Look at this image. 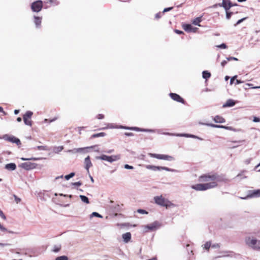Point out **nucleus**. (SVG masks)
<instances>
[{
	"instance_id": "nucleus-1",
	"label": "nucleus",
	"mask_w": 260,
	"mask_h": 260,
	"mask_svg": "<svg viewBox=\"0 0 260 260\" xmlns=\"http://www.w3.org/2000/svg\"><path fill=\"white\" fill-rule=\"evenodd\" d=\"M199 181L206 182L199 183L191 186V188L197 191H204L218 186V182H227L229 180L224 175H219L217 174H205L199 176Z\"/></svg>"
},
{
	"instance_id": "nucleus-2",
	"label": "nucleus",
	"mask_w": 260,
	"mask_h": 260,
	"mask_svg": "<svg viewBox=\"0 0 260 260\" xmlns=\"http://www.w3.org/2000/svg\"><path fill=\"white\" fill-rule=\"evenodd\" d=\"M154 200L156 204L162 207H165L166 208L175 206L174 204L171 203L168 199L163 197L161 195L155 197L154 198Z\"/></svg>"
},
{
	"instance_id": "nucleus-3",
	"label": "nucleus",
	"mask_w": 260,
	"mask_h": 260,
	"mask_svg": "<svg viewBox=\"0 0 260 260\" xmlns=\"http://www.w3.org/2000/svg\"><path fill=\"white\" fill-rule=\"evenodd\" d=\"M160 226L159 222L156 221L147 225H142L143 231L144 233L154 231Z\"/></svg>"
},
{
	"instance_id": "nucleus-4",
	"label": "nucleus",
	"mask_w": 260,
	"mask_h": 260,
	"mask_svg": "<svg viewBox=\"0 0 260 260\" xmlns=\"http://www.w3.org/2000/svg\"><path fill=\"white\" fill-rule=\"evenodd\" d=\"M43 7V2L41 0H37L31 4V9L33 12H39L41 11Z\"/></svg>"
},
{
	"instance_id": "nucleus-5",
	"label": "nucleus",
	"mask_w": 260,
	"mask_h": 260,
	"mask_svg": "<svg viewBox=\"0 0 260 260\" xmlns=\"http://www.w3.org/2000/svg\"><path fill=\"white\" fill-rule=\"evenodd\" d=\"M98 159H100L102 160H106L110 162H112L113 161H116L120 158V155H111V156H107L106 155H102L100 156L97 157Z\"/></svg>"
},
{
	"instance_id": "nucleus-6",
	"label": "nucleus",
	"mask_w": 260,
	"mask_h": 260,
	"mask_svg": "<svg viewBox=\"0 0 260 260\" xmlns=\"http://www.w3.org/2000/svg\"><path fill=\"white\" fill-rule=\"evenodd\" d=\"M148 155L151 157L159 159H164L169 161H171L174 159V157L173 156L168 155L159 154L151 153H148Z\"/></svg>"
},
{
	"instance_id": "nucleus-7",
	"label": "nucleus",
	"mask_w": 260,
	"mask_h": 260,
	"mask_svg": "<svg viewBox=\"0 0 260 260\" xmlns=\"http://www.w3.org/2000/svg\"><path fill=\"white\" fill-rule=\"evenodd\" d=\"M33 115V113L31 111H28L25 114L23 115V119L24 123L26 125L31 126L32 124V121L31 120V116Z\"/></svg>"
},
{
	"instance_id": "nucleus-8",
	"label": "nucleus",
	"mask_w": 260,
	"mask_h": 260,
	"mask_svg": "<svg viewBox=\"0 0 260 260\" xmlns=\"http://www.w3.org/2000/svg\"><path fill=\"white\" fill-rule=\"evenodd\" d=\"M4 138L5 140L13 143H15L17 146H19L21 144L20 140L13 136L6 135Z\"/></svg>"
},
{
	"instance_id": "nucleus-9",
	"label": "nucleus",
	"mask_w": 260,
	"mask_h": 260,
	"mask_svg": "<svg viewBox=\"0 0 260 260\" xmlns=\"http://www.w3.org/2000/svg\"><path fill=\"white\" fill-rule=\"evenodd\" d=\"M37 166L36 163L31 162H25L21 164V167L26 170H29L35 169Z\"/></svg>"
},
{
	"instance_id": "nucleus-10",
	"label": "nucleus",
	"mask_w": 260,
	"mask_h": 260,
	"mask_svg": "<svg viewBox=\"0 0 260 260\" xmlns=\"http://www.w3.org/2000/svg\"><path fill=\"white\" fill-rule=\"evenodd\" d=\"M169 95L171 99H173L174 101L182 104L185 103V101L184 100V99L182 98L178 94L175 93H170Z\"/></svg>"
},
{
	"instance_id": "nucleus-11",
	"label": "nucleus",
	"mask_w": 260,
	"mask_h": 260,
	"mask_svg": "<svg viewBox=\"0 0 260 260\" xmlns=\"http://www.w3.org/2000/svg\"><path fill=\"white\" fill-rule=\"evenodd\" d=\"M246 243L248 246L252 247L254 249L257 248L256 246V244L257 243V241L255 239L248 238L246 239Z\"/></svg>"
},
{
	"instance_id": "nucleus-12",
	"label": "nucleus",
	"mask_w": 260,
	"mask_h": 260,
	"mask_svg": "<svg viewBox=\"0 0 260 260\" xmlns=\"http://www.w3.org/2000/svg\"><path fill=\"white\" fill-rule=\"evenodd\" d=\"M182 28L187 32H196L198 30V28L193 27L191 24H184L182 25Z\"/></svg>"
},
{
	"instance_id": "nucleus-13",
	"label": "nucleus",
	"mask_w": 260,
	"mask_h": 260,
	"mask_svg": "<svg viewBox=\"0 0 260 260\" xmlns=\"http://www.w3.org/2000/svg\"><path fill=\"white\" fill-rule=\"evenodd\" d=\"M146 168L149 170H152L153 171H157L160 170H164L166 171H169V169L165 167H159V166H155L152 165H147Z\"/></svg>"
},
{
	"instance_id": "nucleus-14",
	"label": "nucleus",
	"mask_w": 260,
	"mask_h": 260,
	"mask_svg": "<svg viewBox=\"0 0 260 260\" xmlns=\"http://www.w3.org/2000/svg\"><path fill=\"white\" fill-rule=\"evenodd\" d=\"M84 164L85 166V169L87 170V172H89V169L92 166V163L90 161L89 156H88L85 158Z\"/></svg>"
},
{
	"instance_id": "nucleus-15",
	"label": "nucleus",
	"mask_w": 260,
	"mask_h": 260,
	"mask_svg": "<svg viewBox=\"0 0 260 260\" xmlns=\"http://www.w3.org/2000/svg\"><path fill=\"white\" fill-rule=\"evenodd\" d=\"M122 237L123 238V241L125 243H128L131 239V234L129 232H127L125 234H123L122 235Z\"/></svg>"
},
{
	"instance_id": "nucleus-16",
	"label": "nucleus",
	"mask_w": 260,
	"mask_h": 260,
	"mask_svg": "<svg viewBox=\"0 0 260 260\" xmlns=\"http://www.w3.org/2000/svg\"><path fill=\"white\" fill-rule=\"evenodd\" d=\"M42 18L39 16H34V22L36 27H40L42 23Z\"/></svg>"
},
{
	"instance_id": "nucleus-17",
	"label": "nucleus",
	"mask_w": 260,
	"mask_h": 260,
	"mask_svg": "<svg viewBox=\"0 0 260 260\" xmlns=\"http://www.w3.org/2000/svg\"><path fill=\"white\" fill-rule=\"evenodd\" d=\"M249 197H260V189L254 190L251 192L248 196Z\"/></svg>"
},
{
	"instance_id": "nucleus-18",
	"label": "nucleus",
	"mask_w": 260,
	"mask_h": 260,
	"mask_svg": "<svg viewBox=\"0 0 260 260\" xmlns=\"http://www.w3.org/2000/svg\"><path fill=\"white\" fill-rule=\"evenodd\" d=\"M5 169L8 170H15L16 169V165L14 163L8 164L5 166Z\"/></svg>"
},
{
	"instance_id": "nucleus-19",
	"label": "nucleus",
	"mask_w": 260,
	"mask_h": 260,
	"mask_svg": "<svg viewBox=\"0 0 260 260\" xmlns=\"http://www.w3.org/2000/svg\"><path fill=\"white\" fill-rule=\"evenodd\" d=\"M214 121L216 123H224L225 121L223 117L219 115H217L214 117Z\"/></svg>"
},
{
	"instance_id": "nucleus-20",
	"label": "nucleus",
	"mask_w": 260,
	"mask_h": 260,
	"mask_svg": "<svg viewBox=\"0 0 260 260\" xmlns=\"http://www.w3.org/2000/svg\"><path fill=\"white\" fill-rule=\"evenodd\" d=\"M210 125L213 127L222 128L228 130H233V128L231 126H226L221 125H216L214 124H211Z\"/></svg>"
},
{
	"instance_id": "nucleus-21",
	"label": "nucleus",
	"mask_w": 260,
	"mask_h": 260,
	"mask_svg": "<svg viewBox=\"0 0 260 260\" xmlns=\"http://www.w3.org/2000/svg\"><path fill=\"white\" fill-rule=\"evenodd\" d=\"M235 104V102L232 100H228L226 103L223 105V107H232L233 106H234Z\"/></svg>"
},
{
	"instance_id": "nucleus-22",
	"label": "nucleus",
	"mask_w": 260,
	"mask_h": 260,
	"mask_svg": "<svg viewBox=\"0 0 260 260\" xmlns=\"http://www.w3.org/2000/svg\"><path fill=\"white\" fill-rule=\"evenodd\" d=\"M218 5L220 7H223L226 11H228V0H222V3L221 4H219Z\"/></svg>"
},
{
	"instance_id": "nucleus-23",
	"label": "nucleus",
	"mask_w": 260,
	"mask_h": 260,
	"mask_svg": "<svg viewBox=\"0 0 260 260\" xmlns=\"http://www.w3.org/2000/svg\"><path fill=\"white\" fill-rule=\"evenodd\" d=\"M202 76H203V78L208 79V78H209L211 77V73L210 72H209L208 71H205L203 72Z\"/></svg>"
},
{
	"instance_id": "nucleus-24",
	"label": "nucleus",
	"mask_w": 260,
	"mask_h": 260,
	"mask_svg": "<svg viewBox=\"0 0 260 260\" xmlns=\"http://www.w3.org/2000/svg\"><path fill=\"white\" fill-rule=\"evenodd\" d=\"M202 21V17H197L192 21V23L194 25L201 26L200 23Z\"/></svg>"
},
{
	"instance_id": "nucleus-25",
	"label": "nucleus",
	"mask_w": 260,
	"mask_h": 260,
	"mask_svg": "<svg viewBox=\"0 0 260 260\" xmlns=\"http://www.w3.org/2000/svg\"><path fill=\"white\" fill-rule=\"evenodd\" d=\"M80 198L82 202H83L86 204L89 203V200H88V198L86 197V196H83V195H80Z\"/></svg>"
},
{
	"instance_id": "nucleus-26",
	"label": "nucleus",
	"mask_w": 260,
	"mask_h": 260,
	"mask_svg": "<svg viewBox=\"0 0 260 260\" xmlns=\"http://www.w3.org/2000/svg\"><path fill=\"white\" fill-rule=\"evenodd\" d=\"M105 135V134L104 133H100L95 134L92 135L91 136V138L93 139V138H97V137H103Z\"/></svg>"
},
{
	"instance_id": "nucleus-27",
	"label": "nucleus",
	"mask_w": 260,
	"mask_h": 260,
	"mask_svg": "<svg viewBox=\"0 0 260 260\" xmlns=\"http://www.w3.org/2000/svg\"><path fill=\"white\" fill-rule=\"evenodd\" d=\"M123 128L126 129H132V130H135L136 131H140L141 129L140 128L137 127H127V126H122L121 127Z\"/></svg>"
},
{
	"instance_id": "nucleus-28",
	"label": "nucleus",
	"mask_w": 260,
	"mask_h": 260,
	"mask_svg": "<svg viewBox=\"0 0 260 260\" xmlns=\"http://www.w3.org/2000/svg\"><path fill=\"white\" fill-rule=\"evenodd\" d=\"M45 3L54 5L58 4L57 0H45Z\"/></svg>"
},
{
	"instance_id": "nucleus-29",
	"label": "nucleus",
	"mask_w": 260,
	"mask_h": 260,
	"mask_svg": "<svg viewBox=\"0 0 260 260\" xmlns=\"http://www.w3.org/2000/svg\"><path fill=\"white\" fill-rule=\"evenodd\" d=\"M37 149L39 150H48L49 149L47 146H38Z\"/></svg>"
},
{
	"instance_id": "nucleus-30",
	"label": "nucleus",
	"mask_w": 260,
	"mask_h": 260,
	"mask_svg": "<svg viewBox=\"0 0 260 260\" xmlns=\"http://www.w3.org/2000/svg\"><path fill=\"white\" fill-rule=\"evenodd\" d=\"M210 246H211V242H207L203 245V248L204 249H205L206 250H209V249H210Z\"/></svg>"
},
{
	"instance_id": "nucleus-31",
	"label": "nucleus",
	"mask_w": 260,
	"mask_h": 260,
	"mask_svg": "<svg viewBox=\"0 0 260 260\" xmlns=\"http://www.w3.org/2000/svg\"><path fill=\"white\" fill-rule=\"evenodd\" d=\"M68 257L67 256L63 255L60 256H58L55 258V260H68Z\"/></svg>"
},
{
	"instance_id": "nucleus-32",
	"label": "nucleus",
	"mask_w": 260,
	"mask_h": 260,
	"mask_svg": "<svg viewBox=\"0 0 260 260\" xmlns=\"http://www.w3.org/2000/svg\"><path fill=\"white\" fill-rule=\"evenodd\" d=\"M181 136H183L185 137H189V138H197L198 137L194 135H189V134H182L180 135Z\"/></svg>"
},
{
	"instance_id": "nucleus-33",
	"label": "nucleus",
	"mask_w": 260,
	"mask_h": 260,
	"mask_svg": "<svg viewBox=\"0 0 260 260\" xmlns=\"http://www.w3.org/2000/svg\"><path fill=\"white\" fill-rule=\"evenodd\" d=\"M75 175V173H70V174L69 175H66L64 178L66 180H69L71 178L73 177V176H74Z\"/></svg>"
},
{
	"instance_id": "nucleus-34",
	"label": "nucleus",
	"mask_w": 260,
	"mask_h": 260,
	"mask_svg": "<svg viewBox=\"0 0 260 260\" xmlns=\"http://www.w3.org/2000/svg\"><path fill=\"white\" fill-rule=\"evenodd\" d=\"M60 249H61L60 246H55L54 247V249H53V251H54L55 252H57L60 250Z\"/></svg>"
},
{
	"instance_id": "nucleus-35",
	"label": "nucleus",
	"mask_w": 260,
	"mask_h": 260,
	"mask_svg": "<svg viewBox=\"0 0 260 260\" xmlns=\"http://www.w3.org/2000/svg\"><path fill=\"white\" fill-rule=\"evenodd\" d=\"M162 15H163L162 12H159L155 14V18L157 20V19H159L160 18H161V16H162Z\"/></svg>"
},
{
	"instance_id": "nucleus-36",
	"label": "nucleus",
	"mask_w": 260,
	"mask_h": 260,
	"mask_svg": "<svg viewBox=\"0 0 260 260\" xmlns=\"http://www.w3.org/2000/svg\"><path fill=\"white\" fill-rule=\"evenodd\" d=\"M233 14V12H229L228 11H226V16L227 19H230L231 16Z\"/></svg>"
},
{
	"instance_id": "nucleus-37",
	"label": "nucleus",
	"mask_w": 260,
	"mask_h": 260,
	"mask_svg": "<svg viewBox=\"0 0 260 260\" xmlns=\"http://www.w3.org/2000/svg\"><path fill=\"white\" fill-rule=\"evenodd\" d=\"M137 212L141 214H148V212H147L146 210L143 209H138L137 210Z\"/></svg>"
},
{
	"instance_id": "nucleus-38",
	"label": "nucleus",
	"mask_w": 260,
	"mask_h": 260,
	"mask_svg": "<svg viewBox=\"0 0 260 260\" xmlns=\"http://www.w3.org/2000/svg\"><path fill=\"white\" fill-rule=\"evenodd\" d=\"M228 10H229L231 7L234 6V5H233V4H232V3L231 2L230 0H228Z\"/></svg>"
},
{
	"instance_id": "nucleus-39",
	"label": "nucleus",
	"mask_w": 260,
	"mask_h": 260,
	"mask_svg": "<svg viewBox=\"0 0 260 260\" xmlns=\"http://www.w3.org/2000/svg\"><path fill=\"white\" fill-rule=\"evenodd\" d=\"M58 118L57 117H54L53 119H45V121H48L49 122H53V121H54L55 120H56Z\"/></svg>"
},
{
	"instance_id": "nucleus-40",
	"label": "nucleus",
	"mask_w": 260,
	"mask_h": 260,
	"mask_svg": "<svg viewBox=\"0 0 260 260\" xmlns=\"http://www.w3.org/2000/svg\"><path fill=\"white\" fill-rule=\"evenodd\" d=\"M0 216L4 220L6 219V217L3 212L0 209Z\"/></svg>"
},
{
	"instance_id": "nucleus-41",
	"label": "nucleus",
	"mask_w": 260,
	"mask_h": 260,
	"mask_svg": "<svg viewBox=\"0 0 260 260\" xmlns=\"http://www.w3.org/2000/svg\"><path fill=\"white\" fill-rule=\"evenodd\" d=\"M104 117H105L104 115H103V114H99L96 116L97 118L99 119H103L104 118Z\"/></svg>"
},
{
	"instance_id": "nucleus-42",
	"label": "nucleus",
	"mask_w": 260,
	"mask_h": 260,
	"mask_svg": "<svg viewBox=\"0 0 260 260\" xmlns=\"http://www.w3.org/2000/svg\"><path fill=\"white\" fill-rule=\"evenodd\" d=\"M21 159L23 160H37L38 158H21Z\"/></svg>"
},
{
	"instance_id": "nucleus-43",
	"label": "nucleus",
	"mask_w": 260,
	"mask_h": 260,
	"mask_svg": "<svg viewBox=\"0 0 260 260\" xmlns=\"http://www.w3.org/2000/svg\"><path fill=\"white\" fill-rule=\"evenodd\" d=\"M14 197L15 198V200L17 203H18L21 201V199L19 198H18L16 196L14 195Z\"/></svg>"
},
{
	"instance_id": "nucleus-44",
	"label": "nucleus",
	"mask_w": 260,
	"mask_h": 260,
	"mask_svg": "<svg viewBox=\"0 0 260 260\" xmlns=\"http://www.w3.org/2000/svg\"><path fill=\"white\" fill-rule=\"evenodd\" d=\"M124 168L126 169H133L134 168L132 166H129L127 164L124 165Z\"/></svg>"
},
{
	"instance_id": "nucleus-45",
	"label": "nucleus",
	"mask_w": 260,
	"mask_h": 260,
	"mask_svg": "<svg viewBox=\"0 0 260 260\" xmlns=\"http://www.w3.org/2000/svg\"><path fill=\"white\" fill-rule=\"evenodd\" d=\"M174 31H175V32H176V34H179V35H181V34H184L182 31L179 30H178V29H175Z\"/></svg>"
},
{
	"instance_id": "nucleus-46",
	"label": "nucleus",
	"mask_w": 260,
	"mask_h": 260,
	"mask_svg": "<svg viewBox=\"0 0 260 260\" xmlns=\"http://www.w3.org/2000/svg\"><path fill=\"white\" fill-rule=\"evenodd\" d=\"M245 19H246L245 18H242V19H241L239 20L237 22V23H236V24H235V25H238V24H239L241 23L242 22H243V21Z\"/></svg>"
},
{
	"instance_id": "nucleus-47",
	"label": "nucleus",
	"mask_w": 260,
	"mask_h": 260,
	"mask_svg": "<svg viewBox=\"0 0 260 260\" xmlns=\"http://www.w3.org/2000/svg\"><path fill=\"white\" fill-rule=\"evenodd\" d=\"M171 9H172V7L165 8L162 12L164 14L165 12H168L171 10Z\"/></svg>"
},
{
	"instance_id": "nucleus-48",
	"label": "nucleus",
	"mask_w": 260,
	"mask_h": 260,
	"mask_svg": "<svg viewBox=\"0 0 260 260\" xmlns=\"http://www.w3.org/2000/svg\"><path fill=\"white\" fill-rule=\"evenodd\" d=\"M253 121L255 122H260V118L254 117Z\"/></svg>"
},
{
	"instance_id": "nucleus-49",
	"label": "nucleus",
	"mask_w": 260,
	"mask_h": 260,
	"mask_svg": "<svg viewBox=\"0 0 260 260\" xmlns=\"http://www.w3.org/2000/svg\"><path fill=\"white\" fill-rule=\"evenodd\" d=\"M74 185L80 186L82 185V183L80 181L75 182L73 184Z\"/></svg>"
},
{
	"instance_id": "nucleus-50",
	"label": "nucleus",
	"mask_w": 260,
	"mask_h": 260,
	"mask_svg": "<svg viewBox=\"0 0 260 260\" xmlns=\"http://www.w3.org/2000/svg\"><path fill=\"white\" fill-rule=\"evenodd\" d=\"M228 60H238V59L234 57H230L227 58Z\"/></svg>"
},
{
	"instance_id": "nucleus-51",
	"label": "nucleus",
	"mask_w": 260,
	"mask_h": 260,
	"mask_svg": "<svg viewBox=\"0 0 260 260\" xmlns=\"http://www.w3.org/2000/svg\"><path fill=\"white\" fill-rule=\"evenodd\" d=\"M228 61L226 60H223L221 62V64L222 67H224L227 63Z\"/></svg>"
},
{
	"instance_id": "nucleus-52",
	"label": "nucleus",
	"mask_w": 260,
	"mask_h": 260,
	"mask_svg": "<svg viewBox=\"0 0 260 260\" xmlns=\"http://www.w3.org/2000/svg\"><path fill=\"white\" fill-rule=\"evenodd\" d=\"M92 215L96 217H101V216L97 212H93Z\"/></svg>"
},
{
	"instance_id": "nucleus-53",
	"label": "nucleus",
	"mask_w": 260,
	"mask_h": 260,
	"mask_svg": "<svg viewBox=\"0 0 260 260\" xmlns=\"http://www.w3.org/2000/svg\"><path fill=\"white\" fill-rule=\"evenodd\" d=\"M124 135L127 136H132L134 135L132 133H125Z\"/></svg>"
},
{
	"instance_id": "nucleus-54",
	"label": "nucleus",
	"mask_w": 260,
	"mask_h": 260,
	"mask_svg": "<svg viewBox=\"0 0 260 260\" xmlns=\"http://www.w3.org/2000/svg\"><path fill=\"white\" fill-rule=\"evenodd\" d=\"M84 127H78V131H79V134H81V131H82V129L84 128Z\"/></svg>"
},
{
	"instance_id": "nucleus-55",
	"label": "nucleus",
	"mask_w": 260,
	"mask_h": 260,
	"mask_svg": "<svg viewBox=\"0 0 260 260\" xmlns=\"http://www.w3.org/2000/svg\"><path fill=\"white\" fill-rule=\"evenodd\" d=\"M220 47L221 48H222L225 49V48H226V45L225 44H222L220 46Z\"/></svg>"
},
{
	"instance_id": "nucleus-56",
	"label": "nucleus",
	"mask_w": 260,
	"mask_h": 260,
	"mask_svg": "<svg viewBox=\"0 0 260 260\" xmlns=\"http://www.w3.org/2000/svg\"><path fill=\"white\" fill-rule=\"evenodd\" d=\"M235 77H234L231 78V82H230L231 84H233V82H234V81L235 80Z\"/></svg>"
},
{
	"instance_id": "nucleus-57",
	"label": "nucleus",
	"mask_w": 260,
	"mask_h": 260,
	"mask_svg": "<svg viewBox=\"0 0 260 260\" xmlns=\"http://www.w3.org/2000/svg\"><path fill=\"white\" fill-rule=\"evenodd\" d=\"M0 245L1 246H8V245H10L9 244H3V243H0Z\"/></svg>"
},
{
	"instance_id": "nucleus-58",
	"label": "nucleus",
	"mask_w": 260,
	"mask_h": 260,
	"mask_svg": "<svg viewBox=\"0 0 260 260\" xmlns=\"http://www.w3.org/2000/svg\"><path fill=\"white\" fill-rule=\"evenodd\" d=\"M19 110H14V113H15V114H18V113H19Z\"/></svg>"
},
{
	"instance_id": "nucleus-59",
	"label": "nucleus",
	"mask_w": 260,
	"mask_h": 260,
	"mask_svg": "<svg viewBox=\"0 0 260 260\" xmlns=\"http://www.w3.org/2000/svg\"><path fill=\"white\" fill-rule=\"evenodd\" d=\"M21 120H22V119H21V117H18V118H17V121L18 122H21Z\"/></svg>"
},
{
	"instance_id": "nucleus-60",
	"label": "nucleus",
	"mask_w": 260,
	"mask_h": 260,
	"mask_svg": "<svg viewBox=\"0 0 260 260\" xmlns=\"http://www.w3.org/2000/svg\"><path fill=\"white\" fill-rule=\"evenodd\" d=\"M147 260H157V258H156V257H153V258H152L151 259H148Z\"/></svg>"
},
{
	"instance_id": "nucleus-61",
	"label": "nucleus",
	"mask_w": 260,
	"mask_h": 260,
	"mask_svg": "<svg viewBox=\"0 0 260 260\" xmlns=\"http://www.w3.org/2000/svg\"><path fill=\"white\" fill-rule=\"evenodd\" d=\"M251 88H253V89L260 88V86H259L252 87Z\"/></svg>"
},
{
	"instance_id": "nucleus-62",
	"label": "nucleus",
	"mask_w": 260,
	"mask_h": 260,
	"mask_svg": "<svg viewBox=\"0 0 260 260\" xmlns=\"http://www.w3.org/2000/svg\"><path fill=\"white\" fill-rule=\"evenodd\" d=\"M0 112H4L3 108L2 107H0Z\"/></svg>"
},
{
	"instance_id": "nucleus-63",
	"label": "nucleus",
	"mask_w": 260,
	"mask_h": 260,
	"mask_svg": "<svg viewBox=\"0 0 260 260\" xmlns=\"http://www.w3.org/2000/svg\"><path fill=\"white\" fill-rule=\"evenodd\" d=\"M241 82H242L241 81H239L238 80H236L237 84H239V83H241Z\"/></svg>"
},
{
	"instance_id": "nucleus-64",
	"label": "nucleus",
	"mask_w": 260,
	"mask_h": 260,
	"mask_svg": "<svg viewBox=\"0 0 260 260\" xmlns=\"http://www.w3.org/2000/svg\"><path fill=\"white\" fill-rule=\"evenodd\" d=\"M113 151V150H109V151H107V152H108V153H111V152H112Z\"/></svg>"
}]
</instances>
